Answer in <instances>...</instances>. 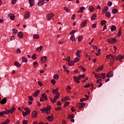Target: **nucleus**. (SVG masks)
Segmentation results:
<instances>
[{
    "instance_id": "nucleus-14",
    "label": "nucleus",
    "mask_w": 124,
    "mask_h": 124,
    "mask_svg": "<svg viewBox=\"0 0 124 124\" xmlns=\"http://www.w3.org/2000/svg\"><path fill=\"white\" fill-rule=\"evenodd\" d=\"M7 102V100H6V97L2 99L1 101H0V104H5Z\"/></svg>"
},
{
    "instance_id": "nucleus-39",
    "label": "nucleus",
    "mask_w": 124,
    "mask_h": 124,
    "mask_svg": "<svg viewBox=\"0 0 124 124\" xmlns=\"http://www.w3.org/2000/svg\"><path fill=\"white\" fill-rule=\"evenodd\" d=\"M75 116L73 114L69 115L68 116V119H74Z\"/></svg>"
},
{
    "instance_id": "nucleus-21",
    "label": "nucleus",
    "mask_w": 124,
    "mask_h": 124,
    "mask_svg": "<svg viewBox=\"0 0 124 124\" xmlns=\"http://www.w3.org/2000/svg\"><path fill=\"white\" fill-rule=\"evenodd\" d=\"M59 96H60V93L57 92L56 95L54 97V99L56 101L57 99L59 98Z\"/></svg>"
},
{
    "instance_id": "nucleus-53",
    "label": "nucleus",
    "mask_w": 124,
    "mask_h": 124,
    "mask_svg": "<svg viewBox=\"0 0 124 124\" xmlns=\"http://www.w3.org/2000/svg\"><path fill=\"white\" fill-rule=\"evenodd\" d=\"M28 98L30 101H33V97H32V96H29Z\"/></svg>"
},
{
    "instance_id": "nucleus-13",
    "label": "nucleus",
    "mask_w": 124,
    "mask_h": 124,
    "mask_svg": "<svg viewBox=\"0 0 124 124\" xmlns=\"http://www.w3.org/2000/svg\"><path fill=\"white\" fill-rule=\"evenodd\" d=\"M32 118H36L37 117V112L36 111H33L31 113Z\"/></svg>"
},
{
    "instance_id": "nucleus-27",
    "label": "nucleus",
    "mask_w": 124,
    "mask_h": 124,
    "mask_svg": "<svg viewBox=\"0 0 124 124\" xmlns=\"http://www.w3.org/2000/svg\"><path fill=\"white\" fill-rule=\"evenodd\" d=\"M96 14H93L92 15L91 17V20H93V21L95 19H96Z\"/></svg>"
},
{
    "instance_id": "nucleus-34",
    "label": "nucleus",
    "mask_w": 124,
    "mask_h": 124,
    "mask_svg": "<svg viewBox=\"0 0 124 124\" xmlns=\"http://www.w3.org/2000/svg\"><path fill=\"white\" fill-rule=\"evenodd\" d=\"M116 61H119L121 60H123V56L122 55H118L117 58H116Z\"/></svg>"
},
{
    "instance_id": "nucleus-20",
    "label": "nucleus",
    "mask_w": 124,
    "mask_h": 124,
    "mask_svg": "<svg viewBox=\"0 0 124 124\" xmlns=\"http://www.w3.org/2000/svg\"><path fill=\"white\" fill-rule=\"evenodd\" d=\"M105 16L106 17H107V18H110V17H111V13L110 12H108L107 13H105Z\"/></svg>"
},
{
    "instance_id": "nucleus-62",
    "label": "nucleus",
    "mask_w": 124,
    "mask_h": 124,
    "mask_svg": "<svg viewBox=\"0 0 124 124\" xmlns=\"http://www.w3.org/2000/svg\"><path fill=\"white\" fill-rule=\"evenodd\" d=\"M17 2V0H12L11 2H12V4H15V3H16V2Z\"/></svg>"
},
{
    "instance_id": "nucleus-56",
    "label": "nucleus",
    "mask_w": 124,
    "mask_h": 124,
    "mask_svg": "<svg viewBox=\"0 0 124 124\" xmlns=\"http://www.w3.org/2000/svg\"><path fill=\"white\" fill-rule=\"evenodd\" d=\"M76 31H77L73 30L70 32V35H73V34H74V33L76 32Z\"/></svg>"
},
{
    "instance_id": "nucleus-41",
    "label": "nucleus",
    "mask_w": 124,
    "mask_h": 124,
    "mask_svg": "<svg viewBox=\"0 0 124 124\" xmlns=\"http://www.w3.org/2000/svg\"><path fill=\"white\" fill-rule=\"evenodd\" d=\"M89 10L90 11V12H93V6H91L89 7Z\"/></svg>"
},
{
    "instance_id": "nucleus-15",
    "label": "nucleus",
    "mask_w": 124,
    "mask_h": 124,
    "mask_svg": "<svg viewBox=\"0 0 124 124\" xmlns=\"http://www.w3.org/2000/svg\"><path fill=\"white\" fill-rule=\"evenodd\" d=\"M39 90H37L35 93H34L32 94V96H34V97H36L37 96H38V94H39Z\"/></svg>"
},
{
    "instance_id": "nucleus-48",
    "label": "nucleus",
    "mask_w": 124,
    "mask_h": 124,
    "mask_svg": "<svg viewBox=\"0 0 124 124\" xmlns=\"http://www.w3.org/2000/svg\"><path fill=\"white\" fill-rule=\"evenodd\" d=\"M54 79H55L56 80H58L59 79V77L58 75H54L53 77Z\"/></svg>"
},
{
    "instance_id": "nucleus-26",
    "label": "nucleus",
    "mask_w": 124,
    "mask_h": 124,
    "mask_svg": "<svg viewBox=\"0 0 124 124\" xmlns=\"http://www.w3.org/2000/svg\"><path fill=\"white\" fill-rule=\"evenodd\" d=\"M100 78L102 79H105V78H106V74L102 73L101 75H100Z\"/></svg>"
},
{
    "instance_id": "nucleus-63",
    "label": "nucleus",
    "mask_w": 124,
    "mask_h": 124,
    "mask_svg": "<svg viewBox=\"0 0 124 124\" xmlns=\"http://www.w3.org/2000/svg\"><path fill=\"white\" fill-rule=\"evenodd\" d=\"M16 52L17 53H22V51H21V49H20V48H17L16 50Z\"/></svg>"
},
{
    "instance_id": "nucleus-9",
    "label": "nucleus",
    "mask_w": 124,
    "mask_h": 124,
    "mask_svg": "<svg viewBox=\"0 0 124 124\" xmlns=\"http://www.w3.org/2000/svg\"><path fill=\"white\" fill-rule=\"evenodd\" d=\"M114 75V73L112 71H110L107 75V78H111Z\"/></svg>"
},
{
    "instance_id": "nucleus-23",
    "label": "nucleus",
    "mask_w": 124,
    "mask_h": 124,
    "mask_svg": "<svg viewBox=\"0 0 124 124\" xmlns=\"http://www.w3.org/2000/svg\"><path fill=\"white\" fill-rule=\"evenodd\" d=\"M81 53H82V52H81V50H78L76 53V55L78 56V57L79 58H80L81 56H80V54H81Z\"/></svg>"
},
{
    "instance_id": "nucleus-42",
    "label": "nucleus",
    "mask_w": 124,
    "mask_h": 124,
    "mask_svg": "<svg viewBox=\"0 0 124 124\" xmlns=\"http://www.w3.org/2000/svg\"><path fill=\"white\" fill-rule=\"evenodd\" d=\"M112 58V54H109L106 56V58L108 59V60H111Z\"/></svg>"
},
{
    "instance_id": "nucleus-59",
    "label": "nucleus",
    "mask_w": 124,
    "mask_h": 124,
    "mask_svg": "<svg viewBox=\"0 0 124 124\" xmlns=\"http://www.w3.org/2000/svg\"><path fill=\"white\" fill-rule=\"evenodd\" d=\"M40 111H41L42 113H45L46 109L45 108H43L40 109Z\"/></svg>"
},
{
    "instance_id": "nucleus-12",
    "label": "nucleus",
    "mask_w": 124,
    "mask_h": 124,
    "mask_svg": "<svg viewBox=\"0 0 124 124\" xmlns=\"http://www.w3.org/2000/svg\"><path fill=\"white\" fill-rule=\"evenodd\" d=\"M30 12H26V13L24 15V18L25 20L26 19H28V18H30Z\"/></svg>"
},
{
    "instance_id": "nucleus-54",
    "label": "nucleus",
    "mask_w": 124,
    "mask_h": 124,
    "mask_svg": "<svg viewBox=\"0 0 124 124\" xmlns=\"http://www.w3.org/2000/svg\"><path fill=\"white\" fill-rule=\"evenodd\" d=\"M68 65L69 66H72L73 65H74V62H73L72 61L68 63Z\"/></svg>"
},
{
    "instance_id": "nucleus-64",
    "label": "nucleus",
    "mask_w": 124,
    "mask_h": 124,
    "mask_svg": "<svg viewBox=\"0 0 124 124\" xmlns=\"http://www.w3.org/2000/svg\"><path fill=\"white\" fill-rule=\"evenodd\" d=\"M51 83L53 84V85H55L56 84V80L55 79H52L51 80Z\"/></svg>"
},
{
    "instance_id": "nucleus-46",
    "label": "nucleus",
    "mask_w": 124,
    "mask_h": 124,
    "mask_svg": "<svg viewBox=\"0 0 124 124\" xmlns=\"http://www.w3.org/2000/svg\"><path fill=\"white\" fill-rule=\"evenodd\" d=\"M33 65H34V67L36 68L38 66V62H34L33 63Z\"/></svg>"
},
{
    "instance_id": "nucleus-2",
    "label": "nucleus",
    "mask_w": 124,
    "mask_h": 124,
    "mask_svg": "<svg viewBox=\"0 0 124 124\" xmlns=\"http://www.w3.org/2000/svg\"><path fill=\"white\" fill-rule=\"evenodd\" d=\"M54 16H55V15L54 14V13H50V14L47 15L46 20L47 21L51 20V19H52V18H53V17H54Z\"/></svg>"
},
{
    "instance_id": "nucleus-58",
    "label": "nucleus",
    "mask_w": 124,
    "mask_h": 124,
    "mask_svg": "<svg viewBox=\"0 0 124 124\" xmlns=\"http://www.w3.org/2000/svg\"><path fill=\"white\" fill-rule=\"evenodd\" d=\"M95 78H96V79H98V78H100L101 77H100V74H96V75H95Z\"/></svg>"
},
{
    "instance_id": "nucleus-40",
    "label": "nucleus",
    "mask_w": 124,
    "mask_h": 124,
    "mask_svg": "<svg viewBox=\"0 0 124 124\" xmlns=\"http://www.w3.org/2000/svg\"><path fill=\"white\" fill-rule=\"evenodd\" d=\"M80 60V58L79 57H76L74 60V62H78V61Z\"/></svg>"
},
{
    "instance_id": "nucleus-49",
    "label": "nucleus",
    "mask_w": 124,
    "mask_h": 124,
    "mask_svg": "<svg viewBox=\"0 0 124 124\" xmlns=\"http://www.w3.org/2000/svg\"><path fill=\"white\" fill-rule=\"evenodd\" d=\"M31 59H32V60H36V54H33V55L31 56Z\"/></svg>"
},
{
    "instance_id": "nucleus-18",
    "label": "nucleus",
    "mask_w": 124,
    "mask_h": 124,
    "mask_svg": "<svg viewBox=\"0 0 124 124\" xmlns=\"http://www.w3.org/2000/svg\"><path fill=\"white\" fill-rule=\"evenodd\" d=\"M85 9H86V8L84 6H82L80 8V9L78 11V12H81V13H83L84 10H85Z\"/></svg>"
},
{
    "instance_id": "nucleus-19",
    "label": "nucleus",
    "mask_w": 124,
    "mask_h": 124,
    "mask_svg": "<svg viewBox=\"0 0 124 124\" xmlns=\"http://www.w3.org/2000/svg\"><path fill=\"white\" fill-rule=\"evenodd\" d=\"M24 110L26 111V113L30 114H31V109L29 108H25Z\"/></svg>"
},
{
    "instance_id": "nucleus-17",
    "label": "nucleus",
    "mask_w": 124,
    "mask_h": 124,
    "mask_svg": "<svg viewBox=\"0 0 124 124\" xmlns=\"http://www.w3.org/2000/svg\"><path fill=\"white\" fill-rule=\"evenodd\" d=\"M78 108L79 109H82L84 106L86 105V104L84 103H78Z\"/></svg>"
},
{
    "instance_id": "nucleus-35",
    "label": "nucleus",
    "mask_w": 124,
    "mask_h": 124,
    "mask_svg": "<svg viewBox=\"0 0 124 124\" xmlns=\"http://www.w3.org/2000/svg\"><path fill=\"white\" fill-rule=\"evenodd\" d=\"M33 39H39V35L38 34H34L33 36Z\"/></svg>"
},
{
    "instance_id": "nucleus-30",
    "label": "nucleus",
    "mask_w": 124,
    "mask_h": 124,
    "mask_svg": "<svg viewBox=\"0 0 124 124\" xmlns=\"http://www.w3.org/2000/svg\"><path fill=\"white\" fill-rule=\"evenodd\" d=\"M15 65L16 66V67H21V64L18 62H15Z\"/></svg>"
},
{
    "instance_id": "nucleus-50",
    "label": "nucleus",
    "mask_w": 124,
    "mask_h": 124,
    "mask_svg": "<svg viewBox=\"0 0 124 124\" xmlns=\"http://www.w3.org/2000/svg\"><path fill=\"white\" fill-rule=\"evenodd\" d=\"M79 68H81V70L82 71V72H85V71H86V68H84V67L80 66L79 67Z\"/></svg>"
},
{
    "instance_id": "nucleus-55",
    "label": "nucleus",
    "mask_w": 124,
    "mask_h": 124,
    "mask_svg": "<svg viewBox=\"0 0 124 124\" xmlns=\"http://www.w3.org/2000/svg\"><path fill=\"white\" fill-rule=\"evenodd\" d=\"M105 24H106V20H102L101 22V26H103V25H105Z\"/></svg>"
},
{
    "instance_id": "nucleus-51",
    "label": "nucleus",
    "mask_w": 124,
    "mask_h": 124,
    "mask_svg": "<svg viewBox=\"0 0 124 124\" xmlns=\"http://www.w3.org/2000/svg\"><path fill=\"white\" fill-rule=\"evenodd\" d=\"M64 10H65L66 12H69V11H70V10L66 7H64Z\"/></svg>"
},
{
    "instance_id": "nucleus-52",
    "label": "nucleus",
    "mask_w": 124,
    "mask_h": 124,
    "mask_svg": "<svg viewBox=\"0 0 124 124\" xmlns=\"http://www.w3.org/2000/svg\"><path fill=\"white\" fill-rule=\"evenodd\" d=\"M66 90L67 91V92H69L71 90V87L70 86H67Z\"/></svg>"
},
{
    "instance_id": "nucleus-43",
    "label": "nucleus",
    "mask_w": 124,
    "mask_h": 124,
    "mask_svg": "<svg viewBox=\"0 0 124 124\" xmlns=\"http://www.w3.org/2000/svg\"><path fill=\"white\" fill-rule=\"evenodd\" d=\"M82 39H83V37H82V36H79L78 38V42H81V41H82Z\"/></svg>"
},
{
    "instance_id": "nucleus-6",
    "label": "nucleus",
    "mask_w": 124,
    "mask_h": 124,
    "mask_svg": "<svg viewBox=\"0 0 124 124\" xmlns=\"http://www.w3.org/2000/svg\"><path fill=\"white\" fill-rule=\"evenodd\" d=\"M45 3V0H39V1L38 2V6H42L43 4Z\"/></svg>"
},
{
    "instance_id": "nucleus-22",
    "label": "nucleus",
    "mask_w": 124,
    "mask_h": 124,
    "mask_svg": "<svg viewBox=\"0 0 124 124\" xmlns=\"http://www.w3.org/2000/svg\"><path fill=\"white\" fill-rule=\"evenodd\" d=\"M52 93L55 94L56 93V94H57V93H59V88H57L56 89H54L53 90H52Z\"/></svg>"
},
{
    "instance_id": "nucleus-4",
    "label": "nucleus",
    "mask_w": 124,
    "mask_h": 124,
    "mask_svg": "<svg viewBox=\"0 0 124 124\" xmlns=\"http://www.w3.org/2000/svg\"><path fill=\"white\" fill-rule=\"evenodd\" d=\"M108 10H109V7L106 6L102 9V12L103 15L105 14V13L108 12Z\"/></svg>"
},
{
    "instance_id": "nucleus-1",
    "label": "nucleus",
    "mask_w": 124,
    "mask_h": 124,
    "mask_svg": "<svg viewBox=\"0 0 124 124\" xmlns=\"http://www.w3.org/2000/svg\"><path fill=\"white\" fill-rule=\"evenodd\" d=\"M107 42L109 43L110 44H114V43H116V39L111 38L110 39H108L107 40Z\"/></svg>"
},
{
    "instance_id": "nucleus-29",
    "label": "nucleus",
    "mask_w": 124,
    "mask_h": 124,
    "mask_svg": "<svg viewBox=\"0 0 124 124\" xmlns=\"http://www.w3.org/2000/svg\"><path fill=\"white\" fill-rule=\"evenodd\" d=\"M90 87H93V84L88 83L84 86V88H90Z\"/></svg>"
},
{
    "instance_id": "nucleus-47",
    "label": "nucleus",
    "mask_w": 124,
    "mask_h": 124,
    "mask_svg": "<svg viewBox=\"0 0 124 124\" xmlns=\"http://www.w3.org/2000/svg\"><path fill=\"white\" fill-rule=\"evenodd\" d=\"M121 35H122V32H121V29H120L118 32L117 36H118V37H120V36H121Z\"/></svg>"
},
{
    "instance_id": "nucleus-45",
    "label": "nucleus",
    "mask_w": 124,
    "mask_h": 124,
    "mask_svg": "<svg viewBox=\"0 0 124 124\" xmlns=\"http://www.w3.org/2000/svg\"><path fill=\"white\" fill-rule=\"evenodd\" d=\"M22 115L23 117H26V116H28V115H29V114L26 111H23Z\"/></svg>"
},
{
    "instance_id": "nucleus-7",
    "label": "nucleus",
    "mask_w": 124,
    "mask_h": 124,
    "mask_svg": "<svg viewBox=\"0 0 124 124\" xmlns=\"http://www.w3.org/2000/svg\"><path fill=\"white\" fill-rule=\"evenodd\" d=\"M8 17H10V20L12 21H14V19H15V16L13 14H10L8 15Z\"/></svg>"
},
{
    "instance_id": "nucleus-25",
    "label": "nucleus",
    "mask_w": 124,
    "mask_h": 124,
    "mask_svg": "<svg viewBox=\"0 0 124 124\" xmlns=\"http://www.w3.org/2000/svg\"><path fill=\"white\" fill-rule=\"evenodd\" d=\"M69 99L70 98L69 96H66L64 98L62 99V101L63 102H65V101H66L67 100H69Z\"/></svg>"
},
{
    "instance_id": "nucleus-8",
    "label": "nucleus",
    "mask_w": 124,
    "mask_h": 124,
    "mask_svg": "<svg viewBox=\"0 0 124 124\" xmlns=\"http://www.w3.org/2000/svg\"><path fill=\"white\" fill-rule=\"evenodd\" d=\"M41 62H44L45 63H46V62H47V57L43 56L41 57Z\"/></svg>"
},
{
    "instance_id": "nucleus-60",
    "label": "nucleus",
    "mask_w": 124,
    "mask_h": 124,
    "mask_svg": "<svg viewBox=\"0 0 124 124\" xmlns=\"http://www.w3.org/2000/svg\"><path fill=\"white\" fill-rule=\"evenodd\" d=\"M50 101L52 102V103H56V101L54 99H52L51 97H49Z\"/></svg>"
},
{
    "instance_id": "nucleus-33",
    "label": "nucleus",
    "mask_w": 124,
    "mask_h": 124,
    "mask_svg": "<svg viewBox=\"0 0 124 124\" xmlns=\"http://www.w3.org/2000/svg\"><path fill=\"white\" fill-rule=\"evenodd\" d=\"M51 108H52V107H51V106L50 105H48L47 106V107L46 108V111H50V110H51Z\"/></svg>"
},
{
    "instance_id": "nucleus-11",
    "label": "nucleus",
    "mask_w": 124,
    "mask_h": 124,
    "mask_svg": "<svg viewBox=\"0 0 124 124\" xmlns=\"http://www.w3.org/2000/svg\"><path fill=\"white\" fill-rule=\"evenodd\" d=\"M41 98H43V99L45 100H47L48 99V97H47V95H46V93H43L42 94Z\"/></svg>"
},
{
    "instance_id": "nucleus-57",
    "label": "nucleus",
    "mask_w": 124,
    "mask_h": 124,
    "mask_svg": "<svg viewBox=\"0 0 124 124\" xmlns=\"http://www.w3.org/2000/svg\"><path fill=\"white\" fill-rule=\"evenodd\" d=\"M10 109H8L7 111H4V114H5V115H8V114L10 113Z\"/></svg>"
},
{
    "instance_id": "nucleus-61",
    "label": "nucleus",
    "mask_w": 124,
    "mask_h": 124,
    "mask_svg": "<svg viewBox=\"0 0 124 124\" xmlns=\"http://www.w3.org/2000/svg\"><path fill=\"white\" fill-rule=\"evenodd\" d=\"M14 111H15V108L13 107L10 110V112L11 114H12V113H13V112H14Z\"/></svg>"
},
{
    "instance_id": "nucleus-31",
    "label": "nucleus",
    "mask_w": 124,
    "mask_h": 124,
    "mask_svg": "<svg viewBox=\"0 0 124 124\" xmlns=\"http://www.w3.org/2000/svg\"><path fill=\"white\" fill-rule=\"evenodd\" d=\"M73 79H74L75 82H76V83H78V84H79L80 83V81L79 80V79L78 78H77V77H74Z\"/></svg>"
},
{
    "instance_id": "nucleus-36",
    "label": "nucleus",
    "mask_w": 124,
    "mask_h": 124,
    "mask_svg": "<svg viewBox=\"0 0 124 124\" xmlns=\"http://www.w3.org/2000/svg\"><path fill=\"white\" fill-rule=\"evenodd\" d=\"M71 40H72V41H73L74 42L76 41L74 34L72 35V36H71Z\"/></svg>"
},
{
    "instance_id": "nucleus-16",
    "label": "nucleus",
    "mask_w": 124,
    "mask_h": 124,
    "mask_svg": "<svg viewBox=\"0 0 124 124\" xmlns=\"http://www.w3.org/2000/svg\"><path fill=\"white\" fill-rule=\"evenodd\" d=\"M87 25V20H84L81 22V28H84L85 26Z\"/></svg>"
},
{
    "instance_id": "nucleus-28",
    "label": "nucleus",
    "mask_w": 124,
    "mask_h": 124,
    "mask_svg": "<svg viewBox=\"0 0 124 124\" xmlns=\"http://www.w3.org/2000/svg\"><path fill=\"white\" fill-rule=\"evenodd\" d=\"M110 29L111 31H115L117 30V27H116V26L113 25L111 27Z\"/></svg>"
},
{
    "instance_id": "nucleus-38",
    "label": "nucleus",
    "mask_w": 124,
    "mask_h": 124,
    "mask_svg": "<svg viewBox=\"0 0 124 124\" xmlns=\"http://www.w3.org/2000/svg\"><path fill=\"white\" fill-rule=\"evenodd\" d=\"M42 48H43V46H40V47H38L37 48V50L39 53L41 52V50H42Z\"/></svg>"
},
{
    "instance_id": "nucleus-5",
    "label": "nucleus",
    "mask_w": 124,
    "mask_h": 124,
    "mask_svg": "<svg viewBox=\"0 0 124 124\" xmlns=\"http://www.w3.org/2000/svg\"><path fill=\"white\" fill-rule=\"evenodd\" d=\"M30 3V7H32L35 4V0H29Z\"/></svg>"
},
{
    "instance_id": "nucleus-3",
    "label": "nucleus",
    "mask_w": 124,
    "mask_h": 124,
    "mask_svg": "<svg viewBox=\"0 0 124 124\" xmlns=\"http://www.w3.org/2000/svg\"><path fill=\"white\" fill-rule=\"evenodd\" d=\"M46 120L49 122H53L54 120V115L53 114H51V115L48 116L46 118Z\"/></svg>"
},
{
    "instance_id": "nucleus-37",
    "label": "nucleus",
    "mask_w": 124,
    "mask_h": 124,
    "mask_svg": "<svg viewBox=\"0 0 124 124\" xmlns=\"http://www.w3.org/2000/svg\"><path fill=\"white\" fill-rule=\"evenodd\" d=\"M22 60L23 62H28V58L26 57H22Z\"/></svg>"
},
{
    "instance_id": "nucleus-24",
    "label": "nucleus",
    "mask_w": 124,
    "mask_h": 124,
    "mask_svg": "<svg viewBox=\"0 0 124 124\" xmlns=\"http://www.w3.org/2000/svg\"><path fill=\"white\" fill-rule=\"evenodd\" d=\"M17 36L19 37V38H23V32L21 31L18 32L17 33Z\"/></svg>"
},
{
    "instance_id": "nucleus-44",
    "label": "nucleus",
    "mask_w": 124,
    "mask_h": 124,
    "mask_svg": "<svg viewBox=\"0 0 124 124\" xmlns=\"http://www.w3.org/2000/svg\"><path fill=\"white\" fill-rule=\"evenodd\" d=\"M12 31H13V33H14V34H16L18 32V30H17L16 29H14L12 30Z\"/></svg>"
},
{
    "instance_id": "nucleus-10",
    "label": "nucleus",
    "mask_w": 124,
    "mask_h": 124,
    "mask_svg": "<svg viewBox=\"0 0 124 124\" xmlns=\"http://www.w3.org/2000/svg\"><path fill=\"white\" fill-rule=\"evenodd\" d=\"M103 65L99 66L97 69H95L96 72H98L99 71L103 70Z\"/></svg>"
},
{
    "instance_id": "nucleus-32",
    "label": "nucleus",
    "mask_w": 124,
    "mask_h": 124,
    "mask_svg": "<svg viewBox=\"0 0 124 124\" xmlns=\"http://www.w3.org/2000/svg\"><path fill=\"white\" fill-rule=\"evenodd\" d=\"M118 13V9H113L111 11V13L112 14H116Z\"/></svg>"
}]
</instances>
